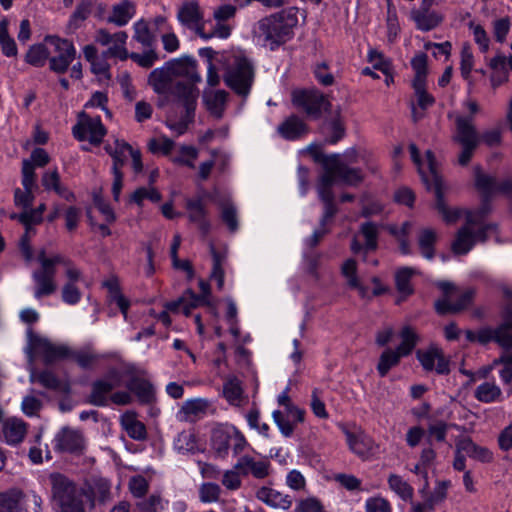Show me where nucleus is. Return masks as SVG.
Returning <instances> with one entry per match:
<instances>
[{
    "label": "nucleus",
    "mask_w": 512,
    "mask_h": 512,
    "mask_svg": "<svg viewBox=\"0 0 512 512\" xmlns=\"http://www.w3.org/2000/svg\"><path fill=\"white\" fill-rule=\"evenodd\" d=\"M168 62L176 81L172 95L185 108L183 121L186 123L192 122L199 97V89L196 87V84L201 82L196 60L190 57H183Z\"/></svg>",
    "instance_id": "1"
},
{
    "label": "nucleus",
    "mask_w": 512,
    "mask_h": 512,
    "mask_svg": "<svg viewBox=\"0 0 512 512\" xmlns=\"http://www.w3.org/2000/svg\"><path fill=\"white\" fill-rule=\"evenodd\" d=\"M297 7H288L263 17L257 22L255 33L271 51L290 41L298 25Z\"/></svg>",
    "instance_id": "2"
},
{
    "label": "nucleus",
    "mask_w": 512,
    "mask_h": 512,
    "mask_svg": "<svg viewBox=\"0 0 512 512\" xmlns=\"http://www.w3.org/2000/svg\"><path fill=\"white\" fill-rule=\"evenodd\" d=\"M504 296L510 301L503 311V322L498 326L485 327L478 330V343L487 345L490 342L496 343L504 352H512V289L503 288Z\"/></svg>",
    "instance_id": "3"
},
{
    "label": "nucleus",
    "mask_w": 512,
    "mask_h": 512,
    "mask_svg": "<svg viewBox=\"0 0 512 512\" xmlns=\"http://www.w3.org/2000/svg\"><path fill=\"white\" fill-rule=\"evenodd\" d=\"M437 287L443 292V298L435 302V309L440 315L464 310L472 303L475 296L473 288L461 291L455 284L448 281L438 282Z\"/></svg>",
    "instance_id": "4"
},
{
    "label": "nucleus",
    "mask_w": 512,
    "mask_h": 512,
    "mask_svg": "<svg viewBox=\"0 0 512 512\" xmlns=\"http://www.w3.org/2000/svg\"><path fill=\"white\" fill-rule=\"evenodd\" d=\"M225 84L236 94L246 97L254 81V68L245 57H235L224 74Z\"/></svg>",
    "instance_id": "5"
},
{
    "label": "nucleus",
    "mask_w": 512,
    "mask_h": 512,
    "mask_svg": "<svg viewBox=\"0 0 512 512\" xmlns=\"http://www.w3.org/2000/svg\"><path fill=\"white\" fill-rule=\"evenodd\" d=\"M453 140L462 146V151L458 156V163L461 166H466L480 144L479 134L472 117L458 116L456 118V134Z\"/></svg>",
    "instance_id": "6"
},
{
    "label": "nucleus",
    "mask_w": 512,
    "mask_h": 512,
    "mask_svg": "<svg viewBox=\"0 0 512 512\" xmlns=\"http://www.w3.org/2000/svg\"><path fill=\"white\" fill-rule=\"evenodd\" d=\"M121 383V372L116 368H111L102 378L93 381L88 402L99 407L107 406L111 392L120 387Z\"/></svg>",
    "instance_id": "7"
},
{
    "label": "nucleus",
    "mask_w": 512,
    "mask_h": 512,
    "mask_svg": "<svg viewBox=\"0 0 512 512\" xmlns=\"http://www.w3.org/2000/svg\"><path fill=\"white\" fill-rule=\"evenodd\" d=\"M27 339L26 352L31 361L34 356H40L46 364H52L64 357V346L54 345L47 338L35 334L31 328L27 330Z\"/></svg>",
    "instance_id": "8"
},
{
    "label": "nucleus",
    "mask_w": 512,
    "mask_h": 512,
    "mask_svg": "<svg viewBox=\"0 0 512 512\" xmlns=\"http://www.w3.org/2000/svg\"><path fill=\"white\" fill-rule=\"evenodd\" d=\"M60 260V257L47 258L44 251L38 254V261L41 264V268L33 273V278L36 282V298L50 295L55 291V265L59 263Z\"/></svg>",
    "instance_id": "9"
},
{
    "label": "nucleus",
    "mask_w": 512,
    "mask_h": 512,
    "mask_svg": "<svg viewBox=\"0 0 512 512\" xmlns=\"http://www.w3.org/2000/svg\"><path fill=\"white\" fill-rule=\"evenodd\" d=\"M292 102L314 119L319 118L322 111L331 106L326 96L317 90H295L292 93Z\"/></svg>",
    "instance_id": "10"
},
{
    "label": "nucleus",
    "mask_w": 512,
    "mask_h": 512,
    "mask_svg": "<svg viewBox=\"0 0 512 512\" xmlns=\"http://www.w3.org/2000/svg\"><path fill=\"white\" fill-rule=\"evenodd\" d=\"M379 228L374 222L368 221L360 225L359 231L351 240L350 249L353 254H363V260L369 252L378 248Z\"/></svg>",
    "instance_id": "11"
},
{
    "label": "nucleus",
    "mask_w": 512,
    "mask_h": 512,
    "mask_svg": "<svg viewBox=\"0 0 512 512\" xmlns=\"http://www.w3.org/2000/svg\"><path fill=\"white\" fill-rule=\"evenodd\" d=\"M73 135L79 141H89L90 144L99 145L107 131L99 117L83 115L78 124L73 127Z\"/></svg>",
    "instance_id": "12"
},
{
    "label": "nucleus",
    "mask_w": 512,
    "mask_h": 512,
    "mask_svg": "<svg viewBox=\"0 0 512 512\" xmlns=\"http://www.w3.org/2000/svg\"><path fill=\"white\" fill-rule=\"evenodd\" d=\"M93 507L94 496L90 487L66 481V512H87Z\"/></svg>",
    "instance_id": "13"
},
{
    "label": "nucleus",
    "mask_w": 512,
    "mask_h": 512,
    "mask_svg": "<svg viewBox=\"0 0 512 512\" xmlns=\"http://www.w3.org/2000/svg\"><path fill=\"white\" fill-rule=\"evenodd\" d=\"M416 357L427 372L435 371L439 375L450 373L449 359L445 357L443 350L436 345H431L425 350H417Z\"/></svg>",
    "instance_id": "14"
},
{
    "label": "nucleus",
    "mask_w": 512,
    "mask_h": 512,
    "mask_svg": "<svg viewBox=\"0 0 512 512\" xmlns=\"http://www.w3.org/2000/svg\"><path fill=\"white\" fill-rule=\"evenodd\" d=\"M44 50L49 59L50 70L64 73V40L48 35L44 39Z\"/></svg>",
    "instance_id": "15"
},
{
    "label": "nucleus",
    "mask_w": 512,
    "mask_h": 512,
    "mask_svg": "<svg viewBox=\"0 0 512 512\" xmlns=\"http://www.w3.org/2000/svg\"><path fill=\"white\" fill-rule=\"evenodd\" d=\"M175 83L176 81L169 62L165 63L161 68H156L151 71L148 77V84L158 94H165L168 92L172 94Z\"/></svg>",
    "instance_id": "16"
},
{
    "label": "nucleus",
    "mask_w": 512,
    "mask_h": 512,
    "mask_svg": "<svg viewBox=\"0 0 512 512\" xmlns=\"http://www.w3.org/2000/svg\"><path fill=\"white\" fill-rule=\"evenodd\" d=\"M234 468L240 471L242 476L251 474L256 479H263L270 473L268 460H256L250 455L241 456L234 464Z\"/></svg>",
    "instance_id": "17"
},
{
    "label": "nucleus",
    "mask_w": 512,
    "mask_h": 512,
    "mask_svg": "<svg viewBox=\"0 0 512 512\" xmlns=\"http://www.w3.org/2000/svg\"><path fill=\"white\" fill-rule=\"evenodd\" d=\"M345 436L350 450L357 456L365 459L373 454L374 441L363 431L345 430Z\"/></svg>",
    "instance_id": "18"
},
{
    "label": "nucleus",
    "mask_w": 512,
    "mask_h": 512,
    "mask_svg": "<svg viewBox=\"0 0 512 512\" xmlns=\"http://www.w3.org/2000/svg\"><path fill=\"white\" fill-rule=\"evenodd\" d=\"M458 451H463L468 457L481 463H490L493 461V452L487 447L479 446L472 441L470 437L460 438L456 442Z\"/></svg>",
    "instance_id": "19"
},
{
    "label": "nucleus",
    "mask_w": 512,
    "mask_h": 512,
    "mask_svg": "<svg viewBox=\"0 0 512 512\" xmlns=\"http://www.w3.org/2000/svg\"><path fill=\"white\" fill-rule=\"evenodd\" d=\"M335 164L331 168L338 175V182L349 186H357L363 181V174L359 168H350L339 154H333Z\"/></svg>",
    "instance_id": "20"
},
{
    "label": "nucleus",
    "mask_w": 512,
    "mask_h": 512,
    "mask_svg": "<svg viewBox=\"0 0 512 512\" xmlns=\"http://www.w3.org/2000/svg\"><path fill=\"white\" fill-rule=\"evenodd\" d=\"M410 18L420 31H430L438 27L444 20V16L436 10H411Z\"/></svg>",
    "instance_id": "21"
},
{
    "label": "nucleus",
    "mask_w": 512,
    "mask_h": 512,
    "mask_svg": "<svg viewBox=\"0 0 512 512\" xmlns=\"http://www.w3.org/2000/svg\"><path fill=\"white\" fill-rule=\"evenodd\" d=\"M210 405V401L205 398H195L186 400L182 404L177 414V418L180 421L185 422L195 421L196 418H198L201 415H204L207 412Z\"/></svg>",
    "instance_id": "22"
},
{
    "label": "nucleus",
    "mask_w": 512,
    "mask_h": 512,
    "mask_svg": "<svg viewBox=\"0 0 512 512\" xmlns=\"http://www.w3.org/2000/svg\"><path fill=\"white\" fill-rule=\"evenodd\" d=\"M277 131L286 140H296L306 135L309 129L302 119L291 115L278 126Z\"/></svg>",
    "instance_id": "23"
},
{
    "label": "nucleus",
    "mask_w": 512,
    "mask_h": 512,
    "mask_svg": "<svg viewBox=\"0 0 512 512\" xmlns=\"http://www.w3.org/2000/svg\"><path fill=\"white\" fill-rule=\"evenodd\" d=\"M201 305H207L205 298L198 296L191 289H187L182 297L166 303L165 308L171 312H177L182 307L183 313L189 316L193 309Z\"/></svg>",
    "instance_id": "24"
},
{
    "label": "nucleus",
    "mask_w": 512,
    "mask_h": 512,
    "mask_svg": "<svg viewBox=\"0 0 512 512\" xmlns=\"http://www.w3.org/2000/svg\"><path fill=\"white\" fill-rule=\"evenodd\" d=\"M256 497L258 500L273 508L287 510L292 505V500L288 495H284L277 490L265 486L258 489Z\"/></svg>",
    "instance_id": "25"
},
{
    "label": "nucleus",
    "mask_w": 512,
    "mask_h": 512,
    "mask_svg": "<svg viewBox=\"0 0 512 512\" xmlns=\"http://www.w3.org/2000/svg\"><path fill=\"white\" fill-rule=\"evenodd\" d=\"M26 423L17 418L7 419L2 427L4 439L9 445H17L21 443L26 435Z\"/></svg>",
    "instance_id": "26"
},
{
    "label": "nucleus",
    "mask_w": 512,
    "mask_h": 512,
    "mask_svg": "<svg viewBox=\"0 0 512 512\" xmlns=\"http://www.w3.org/2000/svg\"><path fill=\"white\" fill-rule=\"evenodd\" d=\"M127 388L137 397L141 404H151L156 400L155 389L153 385L145 379L137 377L132 378L128 382Z\"/></svg>",
    "instance_id": "27"
},
{
    "label": "nucleus",
    "mask_w": 512,
    "mask_h": 512,
    "mask_svg": "<svg viewBox=\"0 0 512 512\" xmlns=\"http://www.w3.org/2000/svg\"><path fill=\"white\" fill-rule=\"evenodd\" d=\"M179 21L188 28H195L198 33V27L202 25V14L199 5L195 1L185 2L178 11Z\"/></svg>",
    "instance_id": "28"
},
{
    "label": "nucleus",
    "mask_w": 512,
    "mask_h": 512,
    "mask_svg": "<svg viewBox=\"0 0 512 512\" xmlns=\"http://www.w3.org/2000/svg\"><path fill=\"white\" fill-rule=\"evenodd\" d=\"M473 224H466L460 228L456 234V238L452 243V251L457 255L467 254L475 244V236L472 231Z\"/></svg>",
    "instance_id": "29"
},
{
    "label": "nucleus",
    "mask_w": 512,
    "mask_h": 512,
    "mask_svg": "<svg viewBox=\"0 0 512 512\" xmlns=\"http://www.w3.org/2000/svg\"><path fill=\"white\" fill-rule=\"evenodd\" d=\"M135 12V4L132 1L122 0L112 7L111 15L107 18V21L121 27L132 19Z\"/></svg>",
    "instance_id": "30"
},
{
    "label": "nucleus",
    "mask_w": 512,
    "mask_h": 512,
    "mask_svg": "<svg viewBox=\"0 0 512 512\" xmlns=\"http://www.w3.org/2000/svg\"><path fill=\"white\" fill-rule=\"evenodd\" d=\"M186 209L191 222L198 225L203 234H207L210 230V223L206 219V210L200 199H188L186 201Z\"/></svg>",
    "instance_id": "31"
},
{
    "label": "nucleus",
    "mask_w": 512,
    "mask_h": 512,
    "mask_svg": "<svg viewBox=\"0 0 512 512\" xmlns=\"http://www.w3.org/2000/svg\"><path fill=\"white\" fill-rule=\"evenodd\" d=\"M474 397L481 403L491 404L502 401L503 393L495 382H483L474 390Z\"/></svg>",
    "instance_id": "32"
},
{
    "label": "nucleus",
    "mask_w": 512,
    "mask_h": 512,
    "mask_svg": "<svg viewBox=\"0 0 512 512\" xmlns=\"http://www.w3.org/2000/svg\"><path fill=\"white\" fill-rule=\"evenodd\" d=\"M121 425L128 436L134 440H143L146 438L145 425L137 420L134 412L128 411L121 416Z\"/></svg>",
    "instance_id": "33"
},
{
    "label": "nucleus",
    "mask_w": 512,
    "mask_h": 512,
    "mask_svg": "<svg viewBox=\"0 0 512 512\" xmlns=\"http://www.w3.org/2000/svg\"><path fill=\"white\" fill-rule=\"evenodd\" d=\"M437 241V233L435 230L425 228L420 230L417 237V244L421 255L431 260L435 256V243Z\"/></svg>",
    "instance_id": "34"
},
{
    "label": "nucleus",
    "mask_w": 512,
    "mask_h": 512,
    "mask_svg": "<svg viewBox=\"0 0 512 512\" xmlns=\"http://www.w3.org/2000/svg\"><path fill=\"white\" fill-rule=\"evenodd\" d=\"M489 67L493 70L490 80L493 88L500 86L508 81V70L506 57L502 54H497L489 61Z\"/></svg>",
    "instance_id": "35"
},
{
    "label": "nucleus",
    "mask_w": 512,
    "mask_h": 512,
    "mask_svg": "<svg viewBox=\"0 0 512 512\" xmlns=\"http://www.w3.org/2000/svg\"><path fill=\"white\" fill-rule=\"evenodd\" d=\"M416 270L411 267H402L395 273V284L397 291L402 295L398 303L405 299L407 296L413 294L414 289L411 286V279L416 274Z\"/></svg>",
    "instance_id": "36"
},
{
    "label": "nucleus",
    "mask_w": 512,
    "mask_h": 512,
    "mask_svg": "<svg viewBox=\"0 0 512 512\" xmlns=\"http://www.w3.org/2000/svg\"><path fill=\"white\" fill-rule=\"evenodd\" d=\"M49 479L52 506L57 512H64V476L60 473H52Z\"/></svg>",
    "instance_id": "37"
},
{
    "label": "nucleus",
    "mask_w": 512,
    "mask_h": 512,
    "mask_svg": "<svg viewBox=\"0 0 512 512\" xmlns=\"http://www.w3.org/2000/svg\"><path fill=\"white\" fill-rule=\"evenodd\" d=\"M242 382L236 376H228L223 384V396L231 405H239L243 397Z\"/></svg>",
    "instance_id": "38"
},
{
    "label": "nucleus",
    "mask_w": 512,
    "mask_h": 512,
    "mask_svg": "<svg viewBox=\"0 0 512 512\" xmlns=\"http://www.w3.org/2000/svg\"><path fill=\"white\" fill-rule=\"evenodd\" d=\"M228 93L225 90H217L204 94V101L209 112L217 118L222 117Z\"/></svg>",
    "instance_id": "39"
},
{
    "label": "nucleus",
    "mask_w": 512,
    "mask_h": 512,
    "mask_svg": "<svg viewBox=\"0 0 512 512\" xmlns=\"http://www.w3.org/2000/svg\"><path fill=\"white\" fill-rule=\"evenodd\" d=\"M94 2L95 0H81L78 3L68 22L70 30H76L82 26L90 15Z\"/></svg>",
    "instance_id": "40"
},
{
    "label": "nucleus",
    "mask_w": 512,
    "mask_h": 512,
    "mask_svg": "<svg viewBox=\"0 0 512 512\" xmlns=\"http://www.w3.org/2000/svg\"><path fill=\"white\" fill-rule=\"evenodd\" d=\"M86 451V440L79 430L66 428V452L81 456Z\"/></svg>",
    "instance_id": "41"
},
{
    "label": "nucleus",
    "mask_w": 512,
    "mask_h": 512,
    "mask_svg": "<svg viewBox=\"0 0 512 512\" xmlns=\"http://www.w3.org/2000/svg\"><path fill=\"white\" fill-rule=\"evenodd\" d=\"M342 275L347 279L350 288L357 289L362 297L366 295L367 289L363 287L357 276V263L354 259H347L341 267Z\"/></svg>",
    "instance_id": "42"
},
{
    "label": "nucleus",
    "mask_w": 512,
    "mask_h": 512,
    "mask_svg": "<svg viewBox=\"0 0 512 512\" xmlns=\"http://www.w3.org/2000/svg\"><path fill=\"white\" fill-rule=\"evenodd\" d=\"M232 431L222 428L214 429L211 436L213 449L219 456H226L231 445Z\"/></svg>",
    "instance_id": "43"
},
{
    "label": "nucleus",
    "mask_w": 512,
    "mask_h": 512,
    "mask_svg": "<svg viewBox=\"0 0 512 512\" xmlns=\"http://www.w3.org/2000/svg\"><path fill=\"white\" fill-rule=\"evenodd\" d=\"M101 358L88 350H70L66 348V359L74 361L81 368L89 369Z\"/></svg>",
    "instance_id": "44"
},
{
    "label": "nucleus",
    "mask_w": 512,
    "mask_h": 512,
    "mask_svg": "<svg viewBox=\"0 0 512 512\" xmlns=\"http://www.w3.org/2000/svg\"><path fill=\"white\" fill-rule=\"evenodd\" d=\"M482 194L481 206L475 211H468L466 214V220L468 224L480 225L483 219L488 215L491 210L490 199L497 193H485L481 189H478Z\"/></svg>",
    "instance_id": "45"
},
{
    "label": "nucleus",
    "mask_w": 512,
    "mask_h": 512,
    "mask_svg": "<svg viewBox=\"0 0 512 512\" xmlns=\"http://www.w3.org/2000/svg\"><path fill=\"white\" fill-rule=\"evenodd\" d=\"M388 484L390 489L393 490L402 500H412L414 489L401 476L397 474L389 475Z\"/></svg>",
    "instance_id": "46"
},
{
    "label": "nucleus",
    "mask_w": 512,
    "mask_h": 512,
    "mask_svg": "<svg viewBox=\"0 0 512 512\" xmlns=\"http://www.w3.org/2000/svg\"><path fill=\"white\" fill-rule=\"evenodd\" d=\"M8 25L9 21L7 18L0 21V44L5 56L15 57L18 53L17 45L15 40L9 35Z\"/></svg>",
    "instance_id": "47"
},
{
    "label": "nucleus",
    "mask_w": 512,
    "mask_h": 512,
    "mask_svg": "<svg viewBox=\"0 0 512 512\" xmlns=\"http://www.w3.org/2000/svg\"><path fill=\"white\" fill-rule=\"evenodd\" d=\"M401 357H404L396 349H386L380 356L377 371L381 377H385L389 370L397 366Z\"/></svg>",
    "instance_id": "48"
},
{
    "label": "nucleus",
    "mask_w": 512,
    "mask_h": 512,
    "mask_svg": "<svg viewBox=\"0 0 512 512\" xmlns=\"http://www.w3.org/2000/svg\"><path fill=\"white\" fill-rule=\"evenodd\" d=\"M131 149L132 146L124 140L116 139L114 141L112 172H121V169L126 162L127 155L130 154Z\"/></svg>",
    "instance_id": "49"
},
{
    "label": "nucleus",
    "mask_w": 512,
    "mask_h": 512,
    "mask_svg": "<svg viewBox=\"0 0 512 512\" xmlns=\"http://www.w3.org/2000/svg\"><path fill=\"white\" fill-rule=\"evenodd\" d=\"M400 337L402 341L396 348V350L403 356H408L409 354H411L414 347L416 346L419 337L410 326H405L402 328L400 332Z\"/></svg>",
    "instance_id": "50"
},
{
    "label": "nucleus",
    "mask_w": 512,
    "mask_h": 512,
    "mask_svg": "<svg viewBox=\"0 0 512 512\" xmlns=\"http://www.w3.org/2000/svg\"><path fill=\"white\" fill-rule=\"evenodd\" d=\"M323 133H327L329 136L326 138V142L330 144H336L345 136V127L339 114L337 117L322 127Z\"/></svg>",
    "instance_id": "51"
},
{
    "label": "nucleus",
    "mask_w": 512,
    "mask_h": 512,
    "mask_svg": "<svg viewBox=\"0 0 512 512\" xmlns=\"http://www.w3.org/2000/svg\"><path fill=\"white\" fill-rule=\"evenodd\" d=\"M133 38L147 48H151L156 40L149 29L148 23L144 20H139L134 24Z\"/></svg>",
    "instance_id": "52"
},
{
    "label": "nucleus",
    "mask_w": 512,
    "mask_h": 512,
    "mask_svg": "<svg viewBox=\"0 0 512 512\" xmlns=\"http://www.w3.org/2000/svg\"><path fill=\"white\" fill-rule=\"evenodd\" d=\"M321 162L323 164L324 172L320 176L319 181L317 184L323 185V186H330L332 187L334 183L338 182V175L336 174V171L331 168L333 164H335L334 156L328 155L323 156L321 159Z\"/></svg>",
    "instance_id": "53"
},
{
    "label": "nucleus",
    "mask_w": 512,
    "mask_h": 512,
    "mask_svg": "<svg viewBox=\"0 0 512 512\" xmlns=\"http://www.w3.org/2000/svg\"><path fill=\"white\" fill-rule=\"evenodd\" d=\"M210 250L213 258L211 277L216 279L218 288L221 289L224 284V270L222 265L226 260V254L216 251L213 244L210 245Z\"/></svg>",
    "instance_id": "54"
},
{
    "label": "nucleus",
    "mask_w": 512,
    "mask_h": 512,
    "mask_svg": "<svg viewBox=\"0 0 512 512\" xmlns=\"http://www.w3.org/2000/svg\"><path fill=\"white\" fill-rule=\"evenodd\" d=\"M41 506V498L34 493H23L17 501L16 512H39Z\"/></svg>",
    "instance_id": "55"
},
{
    "label": "nucleus",
    "mask_w": 512,
    "mask_h": 512,
    "mask_svg": "<svg viewBox=\"0 0 512 512\" xmlns=\"http://www.w3.org/2000/svg\"><path fill=\"white\" fill-rule=\"evenodd\" d=\"M432 190H434L436 196V208L442 214L443 219L447 223L455 222L460 217V212L459 210H450L446 206L443 199L442 186H437L432 188Z\"/></svg>",
    "instance_id": "56"
},
{
    "label": "nucleus",
    "mask_w": 512,
    "mask_h": 512,
    "mask_svg": "<svg viewBox=\"0 0 512 512\" xmlns=\"http://www.w3.org/2000/svg\"><path fill=\"white\" fill-rule=\"evenodd\" d=\"M131 201L138 206L143 205V200L148 199L157 203L162 199L160 192L154 187H139L131 194Z\"/></svg>",
    "instance_id": "57"
},
{
    "label": "nucleus",
    "mask_w": 512,
    "mask_h": 512,
    "mask_svg": "<svg viewBox=\"0 0 512 512\" xmlns=\"http://www.w3.org/2000/svg\"><path fill=\"white\" fill-rule=\"evenodd\" d=\"M174 445L179 452L193 453L197 449L196 435L191 431H183L178 434Z\"/></svg>",
    "instance_id": "58"
},
{
    "label": "nucleus",
    "mask_w": 512,
    "mask_h": 512,
    "mask_svg": "<svg viewBox=\"0 0 512 512\" xmlns=\"http://www.w3.org/2000/svg\"><path fill=\"white\" fill-rule=\"evenodd\" d=\"M128 35L124 31H119L114 34L113 45L108 48V53H112V56L119 58L120 60H126L129 57L128 51L125 48V43Z\"/></svg>",
    "instance_id": "59"
},
{
    "label": "nucleus",
    "mask_w": 512,
    "mask_h": 512,
    "mask_svg": "<svg viewBox=\"0 0 512 512\" xmlns=\"http://www.w3.org/2000/svg\"><path fill=\"white\" fill-rule=\"evenodd\" d=\"M411 65L415 71L413 83L426 82L427 77V55L425 53L416 54L412 60Z\"/></svg>",
    "instance_id": "60"
},
{
    "label": "nucleus",
    "mask_w": 512,
    "mask_h": 512,
    "mask_svg": "<svg viewBox=\"0 0 512 512\" xmlns=\"http://www.w3.org/2000/svg\"><path fill=\"white\" fill-rule=\"evenodd\" d=\"M221 218L227 225L230 232L234 233L238 229V217L236 207L230 203L225 202L221 206Z\"/></svg>",
    "instance_id": "61"
},
{
    "label": "nucleus",
    "mask_w": 512,
    "mask_h": 512,
    "mask_svg": "<svg viewBox=\"0 0 512 512\" xmlns=\"http://www.w3.org/2000/svg\"><path fill=\"white\" fill-rule=\"evenodd\" d=\"M221 488L218 484L207 482L199 488V498L203 503L217 502L220 498Z\"/></svg>",
    "instance_id": "62"
},
{
    "label": "nucleus",
    "mask_w": 512,
    "mask_h": 512,
    "mask_svg": "<svg viewBox=\"0 0 512 512\" xmlns=\"http://www.w3.org/2000/svg\"><path fill=\"white\" fill-rule=\"evenodd\" d=\"M48 59L43 44H36L29 48L26 53L25 60L32 66L42 67Z\"/></svg>",
    "instance_id": "63"
},
{
    "label": "nucleus",
    "mask_w": 512,
    "mask_h": 512,
    "mask_svg": "<svg viewBox=\"0 0 512 512\" xmlns=\"http://www.w3.org/2000/svg\"><path fill=\"white\" fill-rule=\"evenodd\" d=\"M21 497L20 490H11L0 494V512H16L17 501Z\"/></svg>",
    "instance_id": "64"
}]
</instances>
